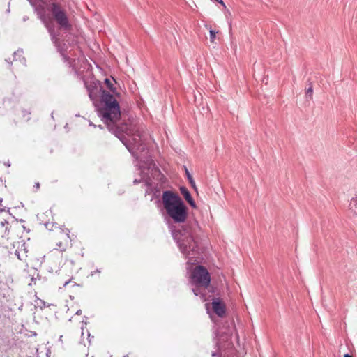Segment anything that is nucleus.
Wrapping results in <instances>:
<instances>
[{
  "label": "nucleus",
  "mask_w": 357,
  "mask_h": 357,
  "mask_svg": "<svg viewBox=\"0 0 357 357\" xmlns=\"http://www.w3.org/2000/svg\"><path fill=\"white\" fill-rule=\"evenodd\" d=\"M98 128H100V129H102V128H103V127H102L101 125H99V126H98Z\"/></svg>",
  "instance_id": "38"
},
{
  "label": "nucleus",
  "mask_w": 357,
  "mask_h": 357,
  "mask_svg": "<svg viewBox=\"0 0 357 357\" xmlns=\"http://www.w3.org/2000/svg\"><path fill=\"white\" fill-rule=\"evenodd\" d=\"M8 221H6V220H4V221L1 222V225L2 227H3L5 225H8Z\"/></svg>",
  "instance_id": "23"
},
{
  "label": "nucleus",
  "mask_w": 357,
  "mask_h": 357,
  "mask_svg": "<svg viewBox=\"0 0 357 357\" xmlns=\"http://www.w3.org/2000/svg\"><path fill=\"white\" fill-rule=\"evenodd\" d=\"M100 102L95 104L98 116L107 126L109 132L118 137L128 151L138 161L144 163L148 169L155 167L154 160L143 141V133L135 126L120 123V105L113 94L100 87Z\"/></svg>",
  "instance_id": "1"
},
{
  "label": "nucleus",
  "mask_w": 357,
  "mask_h": 357,
  "mask_svg": "<svg viewBox=\"0 0 357 357\" xmlns=\"http://www.w3.org/2000/svg\"><path fill=\"white\" fill-rule=\"evenodd\" d=\"M67 231H68L67 236H69V232H70V231H69V230H68V229H67Z\"/></svg>",
  "instance_id": "42"
},
{
  "label": "nucleus",
  "mask_w": 357,
  "mask_h": 357,
  "mask_svg": "<svg viewBox=\"0 0 357 357\" xmlns=\"http://www.w3.org/2000/svg\"><path fill=\"white\" fill-rule=\"evenodd\" d=\"M40 302L42 303V305H45V302H44V301H40Z\"/></svg>",
  "instance_id": "40"
},
{
  "label": "nucleus",
  "mask_w": 357,
  "mask_h": 357,
  "mask_svg": "<svg viewBox=\"0 0 357 357\" xmlns=\"http://www.w3.org/2000/svg\"><path fill=\"white\" fill-rule=\"evenodd\" d=\"M344 357H352V356L349 354H346L344 355Z\"/></svg>",
  "instance_id": "31"
},
{
  "label": "nucleus",
  "mask_w": 357,
  "mask_h": 357,
  "mask_svg": "<svg viewBox=\"0 0 357 357\" xmlns=\"http://www.w3.org/2000/svg\"><path fill=\"white\" fill-rule=\"evenodd\" d=\"M213 1L220 3V5H222L224 8H226V6L222 0H213Z\"/></svg>",
  "instance_id": "20"
},
{
  "label": "nucleus",
  "mask_w": 357,
  "mask_h": 357,
  "mask_svg": "<svg viewBox=\"0 0 357 357\" xmlns=\"http://www.w3.org/2000/svg\"><path fill=\"white\" fill-rule=\"evenodd\" d=\"M212 307L214 312L220 317L225 315L226 312L225 304L219 299L216 298L212 301Z\"/></svg>",
  "instance_id": "6"
},
{
  "label": "nucleus",
  "mask_w": 357,
  "mask_h": 357,
  "mask_svg": "<svg viewBox=\"0 0 357 357\" xmlns=\"http://www.w3.org/2000/svg\"><path fill=\"white\" fill-rule=\"evenodd\" d=\"M2 202H3V199L0 198V205H1Z\"/></svg>",
  "instance_id": "35"
},
{
  "label": "nucleus",
  "mask_w": 357,
  "mask_h": 357,
  "mask_svg": "<svg viewBox=\"0 0 357 357\" xmlns=\"http://www.w3.org/2000/svg\"><path fill=\"white\" fill-rule=\"evenodd\" d=\"M86 320H87V317L84 316V319L82 321L83 325H86L87 324V321ZM81 328L83 331L84 330V326H82ZM84 335V333L82 332V335Z\"/></svg>",
  "instance_id": "19"
},
{
  "label": "nucleus",
  "mask_w": 357,
  "mask_h": 357,
  "mask_svg": "<svg viewBox=\"0 0 357 357\" xmlns=\"http://www.w3.org/2000/svg\"><path fill=\"white\" fill-rule=\"evenodd\" d=\"M198 226L197 222L187 224L181 228L170 227L172 236L184 257L188 259L186 267L188 273L190 272V280L191 284H198L208 287L211 283V276L208 270L202 265H197L194 268L192 265L197 264L198 259L202 257V247L197 237L194 234L193 227Z\"/></svg>",
  "instance_id": "2"
},
{
  "label": "nucleus",
  "mask_w": 357,
  "mask_h": 357,
  "mask_svg": "<svg viewBox=\"0 0 357 357\" xmlns=\"http://www.w3.org/2000/svg\"><path fill=\"white\" fill-rule=\"evenodd\" d=\"M209 33L211 42H213L216 36V31L213 29H210Z\"/></svg>",
  "instance_id": "17"
},
{
  "label": "nucleus",
  "mask_w": 357,
  "mask_h": 357,
  "mask_svg": "<svg viewBox=\"0 0 357 357\" xmlns=\"http://www.w3.org/2000/svg\"><path fill=\"white\" fill-rule=\"evenodd\" d=\"M98 91L100 93V89H98L97 86L88 88L89 96L91 100L95 101L97 99Z\"/></svg>",
  "instance_id": "11"
},
{
  "label": "nucleus",
  "mask_w": 357,
  "mask_h": 357,
  "mask_svg": "<svg viewBox=\"0 0 357 357\" xmlns=\"http://www.w3.org/2000/svg\"><path fill=\"white\" fill-rule=\"evenodd\" d=\"M23 112H24V114H26V113H27V114H30L29 112H27L26 110H23Z\"/></svg>",
  "instance_id": "36"
},
{
  "label": "nucleus",
  "mask_w": 357,
  "mask_h": 357,
  "mask_svg": "<svg viewBox=\"0 0 357 357\" xmlns=\"http://www.w3.org/2000/svg\"><path fill=\"white\" fill-rule=\"evenodd\" d=\"M62 337H63L62 335L59 337V341H62Z\"/></svg>",
  "instance_id": "37"
},
{
  "label": "nucleus",
  "mask_w": 357,
  "mask_h": 357,
  "mask_svg": "<svg viewBox=\"0 0 357 357\" xmlns=\"http://www.w3.org/2000/svg\"><path fill=\"white\" fill-rule=\"evenodd\" d=\"M5 210V208H0V213L4 211Z\"/></svg>",
  "instance_id": "33"
},
{
  "label": "nucleus",
  "mask_w": 357,
  "mask_h": 357,
  "mask_svg": "<svg viewBox=\"0 0 357 357\" xmlns=\"http://www.w3.org/2000/svg\"><path fill=\"white\" fill-rule=\"evenodd\" d=\"M229 32L231 34V21L229 22Z\"/></svg>",
  "instance_id": "26"
},
{
  "label": "nucleus",
  "mask_w": 357,
  "mask_h": 357,
  "mask_svg": "<svg viewBox=\"0 0 357 357\" xmlns=\"http://www.w3.org/2000/svg\"><path fill=\"white\" fill-rule=\"evenodd\" d=\"M22 54H23V50L22 49L17 50V51H15L13 53L14 59L17 60V56H19V59H20V61H21V63H23V64H25L26 59H25L24 57L22 56Z\"/></svg>",
  "instance_id": "13"
},
{
  "label": "nucleus",
  "mask_w": 357,
  "mask_h": 357,
  "mask_svg": "<svg viewBox=\"0 0 357 357\" xmlns=\"http://www.w3.org/2000/svg\"><path fill=\"white\" fill-rule=\"evenodd\" d=\"M15 255L17 256V257L19 259L22 260V259H21V257H20V252H19V251L16 250V251H15Z\"/></svg>",
  "instance_id": "22"
},
{
  "label": "nucleus",
  "mask_w": 357,
  "mask_h": 357,
  "mask_svg": "<svg viewBox=\"0 0 357 357\" xmlns=\"http://www.w3.org/2000/svg\"><path fill=\"white\" fill-rule=\"evenodd\" d=\"M185 168V175H186V177L190 183V184L191 185V186L196 189V184H195V182L193 179V177L191 175V174L190 173V172L188 171V169H187L186 167H184Z\"/></svg>",
  "instance_id": "14"
},
{
  "label": "nucleus",
  "mask_w": 357,
  "mask_h": 357,
  "mask_svg": "<svg viewBox=\"0 0 357 357\" xmlns=\"http://www.w3.org/2000/svg\"><path fill=\"white\" fill-rule=\"evenodd\" d=\"M71 280H68V281L65 282V283L63 284V287H66L70 282Z\"/></svg>",
  "instance_id": "25"
},
{
  "label": "nucleus",
  "mask_w": 357,
  "mask_h": 357,
  "mask_svg": "<svg viewBox=\"0 0 357 357\" xmlns=\"http://www.w3.org/2000/svg\"><path fill=\"white\" fill-rule=\"evenodd\" d=\"M194 286L192 292L196 296H200L204 301H206V289L204 286H199L198 284H192Z\"/></svg>",
  "instance_id": "8"
},
{
  "label": "nucleus",
  "mask_w": 357,
  "mask_h": 357,
  "mask_svg": "<svg viewBox=\"0 0 357 357\" xmlns=\"http://www.w3.org/2000/svg\"><path fill=\"white\" fill-rule=\"evenodd\" d=\"M233 329L234 326H228V327L225 329H223L221 327H218L216 329L215 337L217 340L215 344L219 351L213 352L211 354L213 357H215L218 355H220V357H238L234 354V348L232 347L228 348H222V345L223 342H228L231 340Z\"/></svg>",
  "instance_id": "5"
},
{
  "label": "nucleus",
  "mask_w": 357,
  "mask_h": 357,
  "mask_svg": "<svg viewBox=\"0 0 357 357\" xmlns=\"http://www.w3.org/2000/svg\"><path fill=\"white\" fill-rule=\"evenodd\" d=\"M146 180H149V178H145L144 176H142L140 179L135 178L133 181V184L134 185H137V184H139L141 182H144L145 183Z\"/></svg>",
  "instance_id": "18"
},
{
  "label": "nucleus",
  "mask_w": 357,
  "mask_h": 357,
  "mask_svg": "<svg viewBox=\"0 0 357 357\" xmlns=\"http://www.w3.org/2000/svg\"><path fill=\"white\" fill-rule=\"evenodd\" d=\"M57 0H51L45 3L44 6V17L43 19L40 17L39 15L35 10V9H33V10L37 14L38 18L45 24L51 36L52 43L57 47L58 52L60 53L63 61L66 62L70 60V57L66 54L64 47L59 43V39L58 38L57 34L55 32L54 23L52 21L47 20L45 15V7L50 3H52L51 12L60 28L63 30H68L71 28V25L65 11L63 10L57 3H54ZM33 8H34L33 7Z\"/></svg>",
  "instance_id": "3"
},
{
  "label": "nucleus",
  "mask_w": 357,
  "mask_h": 357,
  "mask_svg": "<svg viewBox=\"0 0 357 357\" xmlns=\"http://www.w3.org/2000/svg\"><path fill=\"white\" fill-rule=\"evenodd\" d=\"M162 202L167 215L174 223L185 222L188 215V208L178 194L172 190H165Z\"/></svg>",
  "instance_id": "4"
},
{
  "label": "nucleus",
  "mask_w": 357,
  "mask_h": 357,
  "mask_svg": "<svg viewBox=\"0 0 357 357\" xmlns=\"http://www.w3.org/2000/svg\"><path fill=\"white\" fill-rule=\"evenodd\" d=\"M156 202H157V203H160V199H158Z\"/></svg>",
  "instance_id": "43"
},
{
  "label": "nucleus",
  "mask_w": 357,
  "mask_h": 357,
  "mask_svg": "<svg viewBox=\"0 0 357 357\" xmlns=\"http://www.w3.org/2000/svg\"><path fill=\"white\" fill-rule=\"evenodd\" d=\"M89 126H93L94 128L96 127V126L93 124L92 122H89Z\"/></svg>",
  "instance_id": "32"
},
{
  "label": "nucleus",
  "mask_w": 357,
  "mask_h": 357,
  "mask_svg": "<svg viewBox=\"0 0 357 357\" xmlns=\"http://www.w3.org/2000/svg\"><path fill=\"white\" fill-rule=\"evenodd\" d=\"M349 210L354 213V217L357 218V197H353L349 205Z\"/></svg>",
  "instance_id": "10"
},
{
  "label": "nucleus",
  "mask_w": 357,
  "mask_h": 357,
  "mask_svg": "<svg viewBox=\"0 0 357 357\" xmlns=\"http://www.w3.org/2000/svg\"><path fill=\"white\" fill-rule=\"evenodd\" d=\"M93 336H91V334L88 332V339H89V342L91 343V340L93 339Z\"/></svg>",
  "instance_id": "21"
},
{
  "label": "nucleus",
  "mask_w": 357,
  "mask_h": 357,
  "mask_svg": "<svg viewBox=\"0 0 357 357\" xmlns=\"http://www.w3.org/2000/svg\"><path fill=\"white\" fill-rule=\"evenodd\" d=\"M28 19H29V17L27 16H24L22 20L24 22H25V21L28 20Z\"/></svg>",
  "instance_id": "29"
},
{
  "label": "nucleus",
  "mask_w": 357,
  "mask_h": 357,
  "mask_svg": "<svg viewBox=\"0 0 357 357\" xmlns=\"http://www.w3.org/2000/svg\"><path fill=\"white\" fill-rule=\"evenodd\" d=\"M313 94V89L311 83L310 84V86L306 89L305 96L307 98L312 99Z\"/></svg>",
  "instance_id": "15"
},
{
  "label": "nucleus",
  "mask_w": 357,
  "mask_h": 357,
  "mask_svg": "<svg viewBox=\"0 0 357 357\" xmlns=\"http://www.w3.org/2000/svg\"><path fill=\"white\" fill-rule=\"evenodd\" d=\"M6 61L10 64L12 63V61H10V59H6Z\"/></svg>",
  "instance_id": "30"
},
{
  "label": "nucleus",
  "mask_w": 357,
  "mask_h": 357,
  "mask_svg": "<svg viewBox=\"0 0 357 357\" xmlns=\"http://www.w3.org/2000/svg\"><path fill=\"white\" fill-rule=\"evenodd\" d=\"M40 302L42 303V305H45V302H44V301H40Z\"/></svg>",
  "instance_id": "39"
},
{
  "label": "nucleus",
  "mask_w": 357,
  "mask_h": 357,
  "mask_svg": "<svg viewBox=\"0 0 357 357\" xmlns=\"http://www.w3.org/2000/svg\"><path fill=\"white\" fill-rule=\"evenodd\" d=\"M151 179L149 178V180L145 181V185L147 187V189L146 190V195L149 193V190L152 191L153 196L151 197V200H153L155 197H158L160 195V190L157 188H152L151 184Z\"/></svg>",
  "instance_id": "9"
},
{
  "label": "nucleus",
  "mask_w": 357,
  "mask_h": 357,
  "mask_svg": "<svg viewBox=\"0 0 357 357\" xmlns=\"http://www.w3.org/2000/svg\"><path fill=\"white\" fill-rule=\"evenodd\" d=\"M36 280L44 282L45 281V278H43L39 273H37L36 277L33 275L31 278V282L34 281L36 282Z\"/></svg>",
  "instance_id": "16"
},
{
  "label": "nucleus",
  "mask_w": 357,
  "mask_h": 357,
  "mask_svg": "<svg viewBox=\"0 0 357 357\" xmlns=\"http://www.w3.org/2000/svg\"><path fill=\"white\" fill-rule=\"evenodd\" d=\"M180 192L181 195L183 196L184 199L187 201V202L189 204V205L193 208H197V204L193 199L191 193L188 190V189L185 186H181L180 187Z\"/></svg>",
  "instance_id": "7"
},
{
  "label": "nucleus",
  "mask_w": 357,
  "mask_h": 357,
  "mask_svg": "<svg viewBox=\"0 0 357 357\" xmlns=\"http://www.w3.org/2000/svg\"><path fill=\"white\" fill-rule=\"evenodd\" d=\"M104 83L106 86V87L113 93H114L116 96H119V93L116 92V89L114 86V84L112 83L109 79L105 78L104 80Z\"/></svg>",
  "instance_id": "12"
},
{
  "label": "nucleus",
  "mask_w": 357,
  "mask_h": 357,
  "mask_svg": "<svg viewBox=\"0 0 357 357\" xmlns=\"http://www.w3.org/2000/svg\"><path fill=\"white\" fill-rule=\"evenodd\" d=\"M34 188L38 189L40 188V183L38 182H36L34 185Z\"/></svg>",
  "instance_id": "24"
},
{
  "label": "nucleus",
  "mask_w": 357,
  "mask_h": 357,
  "mask_svg": "<svg viewBox=\"0 0 357 357\" xmlns=\"http://www.w3.org/2000/svg\"><path fill=\"white\" fill-rule=\"evenodd\" d=\"M51 118L54 119V112H52L51 113Z\"/></svg>",
  "instance_id": "34"
},
{
  "label": "nucleus",
  "mask_w": 357,
  "mask_h": 357,
  "mask_svg": "<svg viewBox=\"0 0 357 357\" xmlns=\"http://www.w3.org/2000/svg\"><path fill=\"white\" fill-rule=\"evenodd\" d=\"M123 357H128V355H124Z\"/></svg>",
  "instance_id": "44"
},
{
  "label": "nucleus",
  "mask_w": 357,
  "mask_h": 357,
  "mask_svg": "<svg viewBox=\"0 0 357 357\" xmlns=\"http://www.w3.org/2000/svg\"><path fill=\"white\" fill-rule=\"evenodd\" d=\"M81 314H82V310H78L76 312V313H75V314H77V315H80Z\"/></svg>",
  "instance_id": "28"
},
{
  "label": "nucleus",
  "mask_w": 357,
  "mask_h": 357,
  "mask_svg": "<svg viewBox=\"0 0 357 357\" xmlns=\"http://www.w3.org/2000/svg\"><path fill=\"white\" fill-rule=\"evenodd\" d=\"M100 271L99 269H96V271L91 272V275H93L95 273H100Z\"/></svg>",
  "instance_id": "27"
},
{
  "label": "nucleus",
  "mask_w": 357,
  "mask_h": 357,
  "mask_svg": "<svg viewBox=\"0 0 357 357\" xmlns=\"http://www.w3.org/2000/svg\"><path fill=\"white\" fill-rule=\"evenodd\" d=\"M6 165L7 166H10V165L9 162L6 163Z\"/></svg>",
  "instance_id": "41"
}]
</instances>
